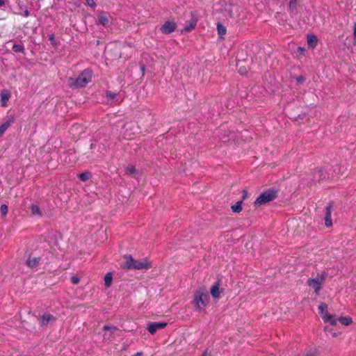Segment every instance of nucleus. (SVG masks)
I'll use <instances>...</instances> for the list:
<instances>
[{"mask_svg": "<svg viewBox=\"0 0 356 356\" xmlns=\"http://www.w3.org/2000/svg\"><path fill=\"white\" fill-rule=\"evenodd\" d=\"M277 197V191L274 189H268L261 193L254 202V206L257 207L266 204Z\"/></svg>", "mask_w": 356, "mask_h": 356, "instance_id": "nucleus-4", "label": "nucleus"}, {"mask_svg": "<svg viewBox=\"0 0 356 356\" xmlns=\"http://www.w3.org/2000/svg\"><path fill=\"white\" fill-rule=\"evenodd\" d=\"M318 310L325 323H329L332 325H336L337 324V319L335 318V316L328 313L327 305L326 303L321 302L318 306Z\"/></svg>", "mask_w": 356, "mask_h": 356, "instance_id": "nucleus-6", "label": "nucleus"}, {"mask_svg": "<svg viewBox=\"0 0 356 356\" xmlns=\"http://www.w3.org/2000/svg\"><path fill=\"white\" fill-rule=\"evenodd\" d=\"M124 128L126 129L125 132L124 134V138L125 139L129 140L134 136V132H133L134 126L131 124H125Z\"/></svg>", "mask_w": 356, "mask_h": 356, "instance_id": "nucleus-13", "label": "nucleus"}, {"mask_svg": "<svg viewBox=\"0 0 356 356\" xmlns=\"http://www.w3.org/2000/svg\"><path fill=\"white\" fill-rule=\"evenodd\" d=\"M113 280V275L111 273H108L104 277V284L106 287H109L111 285Z\"/></svg>", "mask_w": 356, "mask_h": 356, "instance_id": "nucleus-21", "label": "nucleus"}, {"mask_svg": "<svg viewBox=\"0 0 356 356\" xmlns=\"http://www.w3.org/2000/svg\"><path fill=\"white\" fill-rule=\"evenodd\" d=\"M125 172L127 174L134 175L136 174L137 170L134 166L130 165L125 168Z\"/></svg>", "mask_w": 356, "mask_h": 356, "instance_id": "nucleus-23", "label": "nucleus"}, {"mask_svg": "<svg viewBox=\"0 0 356 356\" xmlns=\"http://www.w3.org/2000/svg\"><path fill=\"white\" fill-rule=\"evenodd\" d=\"M9 95H1V104L3 106H5L6 105V102L8 100Z\"/></svg>", "mask_w": 356, "mask_h": 356, "instance_id": "nucleus-29", "label": "nucleus"}, {"mask_svg": "<svg viewBox=\"0 0 356 356\" xmlns=\"http://www.w3.org/2000/svg\"><path fill=\"white\" fill-rule=\"evenodd\" d=\"M298 0H290L289 3V11L291 15H296L298 14Z\"/></svg>", "mask_w": 356, "mask_h": 356, "instance_id": "nucleus-15", "label": "nucleus"}, {"mask_svg": "<svg viewBox=\"0 0 356 356\" xmlns=\"http://www.w3.org/2000/svg\"><path fill=\"white\" fill-rule=\"evenodd\" d=\"M49 40H51V43L53 44H54V42H55V40H54V35L53 34H51L50 36H49Z\"/></svg>", "mask_w": 356, "mask_h": 356, "instance_id": "nucleus-38", "label": "nucleus"}, {"mask_svg": "<svg viewBox=\"0 0 356 356\" xmlns=\"http://www.w3.org/2000/svg\"><path fill=\"white\" fill-rule=\"evenodd\" d=\"M296 81L298 83H302L305 81V77L304 76H299L296 78Z\"/></svg>", "mask_w": 356, "mask_h": 356, "instance_id": "nucleus-32", "label": "nucleus"}, {"mask_svg": "<svg viewBox=\"0 0 356 356\" xmlns=\"http://www.w3.org/2000/svg\"><path fill=\"white\" fill-rule=\"evenodd\" d=\"M334 207V202H330L328 205L325 207V225L327 227H330L332 226V222L331 219V213L332 211V209Z\"/></svg>", "mask_w": 356, "mask_h": 356, "instance_id": "nucleus-7", "label": "nucleus"}, {"mask_svg": "<svg viewBox=\"0 0 356 356\" xmlns=\"http://www.w3.org/2000/svg\"><path fill=\"white\" fill-rule=\"evenodd\" d=\"M305 356H316L315 351H310L305 355Z\"/></svg>", "mask_w": 356, "mask_h": 356, "instance_id": "nucleus-36", "label": "nucleus"}, {"mask_svg": "<svg viewBox=\"0 0 356 356\" xmlns=\"http://www.w3.org/2000/svg\"><path fill=\"white\" fill-rule=\"evenodd\" d=\"M91 177V175L88 172H85L79 175V178L81 181H86L88 180Z\"/></svg>", "mask_w": 356, "mask_h": 356, "instance_id": "nucleus-25", "label": "nucleus"}, {"mask_svg": "<svg viewBox=\"0 0 356 356\" xmlns=\"http://www.w3.org/2000/svg\"><path fill=\"white\" fill-rule=\"evenodd\" d=\"M87 5L92 8L96 7V3L94 0H86Z\"/></svg>", "mask_w": 356, "mask_h": 356, "instance_id": "nucleus-30", "label": "nucleus"}, {"mask_svg": "<svg viewBox=\"0 0 356 356\" xmlns=\"http://www.w3.org/2000/svg\"><path fill=\"white\" fill-rule=\"evenodd\" d=\"M40 261V257L29 258L26 261V264L29 267L33 268L36 267L38 265Z\"/></svg>", "mask_w": 356, "mask_h": 356, "instance_id": "nucleus-16", "label": "nucleus"}, {"mask_svg": "<svg viewBox=\"0 0 356 356\" xmlns=\"http://www.w3.org/2000/svg\"><path fill=\"white\" fill-rule=\"evenodd\" d=\"M0 210L2 216L6 217L8 211V206L6 204H1Z\"/></svg>", "mask_w": 356, "mask_h": 356, "instance_id": "nucleus-28", "label": "nucleus"}, {"mask_svg": "<svg viewBox=\"0 0 356 356\" xmlns=\"http://www.w3.org/2000/svg\"><path fill=\"white\" fill-rule=\"evenodd\" d=\"M92 72L90 69H86L79 75L77 78L70 77L67 84L71 88H80L85 87L92 81Z\"/></svg>", "mask_w": 356, "mask_h": 356, "instance_id": "nucleus-1", "label": "nucleus"}, {"mask_svg": "<svg viewBox=\"0 0 356 356\" xmlns=\"http://www.w3.org/2000/svg\"><path fill=\"white\" fill-rule=\"evenodd\" d=\"M99 22L104 26H107L108 25V19L105 15H99Z\"/></svg>", "mask_w": 356, "mask_h": 356, "instance_id": "nucleus-22", "label": "nucleus"}, {"mask_svg": "<svg viewBox=\"0 0 356 356\" xmlns=\"http://www.w3.org/2000/svg\"><path fill=\"white\" fill-rule=\"evenodd\" d=\"M337 321L344 325H350L353 323V319L348 316L339 317Z\"/></svg>", "mask_w": 356, "mask_h": 356, "instance_id": "nucleus-20", "label": "nucleus"}, {"mask_svg": "<svg viewBox=\"0 0 356 356\" xmlns=\"http://www.w3.org/2000/svg\"><path fill=\"white\" fill-rule=\"evenodd\" d=\"M238 72L241 74H245L248 72V70L245 67H239Z\"/></svg>", "mask_w": 356, "mask_h": 356, "instance_id": "nucleus-33", "label": "nucleus"}, {"mask_svg": "<svg viewBox=\"0 0 356 356\" xmlns=\"http://www.w3.org/2000/svg\"><path fill=\"white\" fill-rule=\"evenodd\" d=\"M243 200L237 202L234 205L231 207V209L234 213H240L243 210Z\"/></svg>", "mask_w": 356, "mask_h": 356, "instance_id": "nucleus-18", "label": "nucleus"}, {"mask_svg": "<svg viewBox=\"0 0 356 356\" xmlns=\"http://www.w3.org/2000/svg\"><path fill=\"white\" fill-rule=\"evenodd\" d=\"M140 68H141V70H142L143 74H144V73H145V65H141Z\"/></svg>", "mask_w": 356, "mask_h": 356, "instance_id": "nucleus-44", "label": "nucleus"}, {"mask_svg": "<svg viewBox=\"0 0 356 356\" xmlns=\"http://www.w3.org/2000/svg\"><path fill=\"white\" fill-rule=\"evenodd\" d=\"M209 302V295L204 289H200L194 293L193 304L196 311H204Z\"/></svg>", "mask_w": 356, "mask_h": 356, "instance_id": "nucleus-2", "label": "nucleus"}, {"mask_svg": "<svg viewBox=\"0 0 356 356\" xmlns=\"http://www.w3.org/2000/svg\"><path fill=\"white\" fill-rule=\"evenodd\" d=\"M298 51H299L301 54H303V52H304L305 49H304V48H302V47H298Z\"/></svg>", "mask_w": 356, "mask_h": 356, "instance_id": "nucleus-43", "label": "nucleus"}, {"mask_svg": "<svg viewBox=\"0 0 356 356\" xmlns=\"http://www.w3.org/2000/svg\"><path fill=\"white\" fill-rule=\"evenodd\" d=\"M243 195L242 200H245L247 197V196H248V192L247 191H243Z\"/></svg>", "mask_w": 356, "mask_h": 356, "instance_id": "nucleus-39", "label": "nucleus"}, {"mask_svg": "<svg viewBox=\"0 0 356 356\" xmlns=\"http://www.w3.org/2000/svg\"><path fill=\"white\" fill-rule=\"evenodd\" d=\"M5 5V1L4 0H0V7H2Z\"/></svg>", "mask_w": 356, "mask_h": 356, "instance_id": "nucleus-42", "label": "nucleus"}, {"mask_svg": "<svg viewBox=\"0 0 356 356\" xmlns=\"http://www.w3.org/2000/svg\"><path fill=\"white\" fill-rule=\"evenodd\" d=\"M353 35H354V36L356 38V23H355V24H354V31H353Z\"/></svg>", "mask_w": 356, "mask_h": 356, "instance_id": "nucleus-41", "label": "nucleus"}, {"mask_svg": "<svg viewBox=\"0 0 356 356\" xmlns=\"http://www.w3.org/2000/svg\"><path fill=\"white\" fill-rule=\"evenodd\" d=\"M24 15L25 17H28L29 15V12L28 10H26L24 12Z\"/></svg>", "mask_w": 356, "mask_h": 356, "instance_id": "nucleus-40", "label": "nucleus"}, {"mask_svg": "<svg viewBox=\"0 0 356 356\" xmlns=\"http://www.w3.org/2000/svg\"><path fill=\"white\" fill-rule=\"evenodd\" d=\"M332 337H336L337 336V333H335V332H333V333L332 334Z\"/></svg>", "mask_w": 356, "mask_h": 356, "instance_id": "nucleus-45", "label": "nucleus"}, {"mask_svg": "<svg viewBox=\"0 0 356 356\" xmlns=\"http://www.w3.org/2000/svg\"><path fill=\"white\" fill-rule=\"evenodd\" d=\"M211 294L213 298H218L220 296V284L216 283L211 289Z\"/></svg>", "mask_w": 356, "mask_h": 356, "instance_id": "nucleus-14", "label": "nucleus"}, {"mask_svg": "<svg viewBox=\"0 0 356 356\" xmlns=\"http://www.w3.org/2000/svg\"><path fill=\"white\" fill-rule=\"evenodd\" d=\"M79 281H80V280H79V278L77 276H72V277H71V282H72V284H79Z\"/></svg>", "mask_w": 356, "mask_h": 356, "instance_id": "nucleus-31", "label": "nucleus"}, {"mask_svg": "<svg viewBox=\"0 0 356 356\" xmlns=\"http://www.w3.org/2000/svg\"><path fill=\"white\" fill-rule=\"evenodd\" d=\"M54 321H56V318L53 315H51L49 313L44 314L40 318V323L41 326L47 325L50 322H54Z\"/></svg>", "mask_w": 356, "mask_h": 356, "instance_id": "nucleus-11", "label": "nucleus"}, {"mask_svg": "<svg viewBox=\"0 0 356 356\" xmlns=\"http://www.w3.org/2000/svg\"><path fill=\"white\" fill-rule=\"evenodd\" d=\"M103 330L106 331V330H111V331H113V330H116L117 328L115 327H111V326H108V325H104V327H103Z\"/></svg>", "mask_w": 356, "mask_h": 356, "instance_id": "nucleus-34", "label": "nucleus"}, {"mask_svg": "<svg viewBox=\"0 0 356 356\" xmlns=\"http://www.w3.org/2000/svg\"><path fill=\"white\" fill-rule=\"evenodd\" d=\"M126 261L123 264V268L134 270H147L152 268V263L145 259L141 261L134 259L131 255L125 257Z\"/></svg>", "mask_w": 356, "mask_h": 356, "instance_id": "nucleus-3", "label": "nucleus"}, {"mask_svg": "<svg viewBox=\"0 0 356 356\" xmlns=\"http://www.w3.org/2000/svg\"><path fill=\"white\" fill-rule=\"evenodd\" d=\"M217 31H218V34L220 35H224L226 33V29L221 24H218V25H217Z\"/></svg>", "mask_w": 356, "mask_h": 356, "instance_id": "nucleus-26", "label": "nucleus"}, {"mask_svg": "<svg viewBox=\"0 0 356 356\" xmlns=\"http://www.w3.org/2000/svg\"><path fill=\"white\" fill-rule=\"evenodd\" d=\"M116 95L114 93H112L111 92H107L106 97L109 99H114Z\"/></svg>", "mask_w": 356, "mask_h": 356, "instance_id": "nucleus-35", "label": "nucleus"}, {"mask_svg": "<svg viewBox=\"0 0 356 356\" xmlns=\"http://www.w3.org/2000/svg\"><path fill=\"white\" fill-rule=\"evenodd\" d=\"M191 18L187 22L186 26L184 27V29L183 30L184 31L190 32L192 30H193L196 26L198 19H197L195 12L191 13Z\"/></svg>", "mask_w": 356, "mask_h": 356, "instance_id": "nucleus-8", "label": "nucleus"}, {"mask_svg": "<svg viewBox=\"0 0 356 356\" xmlns=\"http://www.w3.org/2000/svg\"><path fill=\"white\" fill-rule=\"evenodd\" d=\"M318 39L315 35H309L307 38L308 45L312 48L315 47L317 43Z\"/></svg>", "mask_w": 356, "mask_h": 356, "instance_id": "nucleus-19", "label": "nucleus"}, {"mask_svg": "<svg viewBox=\"0 0 356 356\" xmlns=\"http://www.w3.org/2000/svg\"><path fill=\"white\" fill-rule=\"evenodd\" d=\"M176 26L177 25L174 22L168 21L161 26L160 30L164 34H170L175 30Z\"/></svg>", "mask_w": 356, "mask_h": 356, "instance_id": "nucleus-9", "label": "nucleus"}, {"mask_svg": "<svg viewBox=\"0 0 356 356\" xmlns=\"http://www.w3.org/2000/svg\"><path fill=\"white\" fill-rule=\"evenodd\" d=\"M167 325V323L165 322H159V323H152L148 325L147 330L152 334H154L158 330L163 329Z\"/></svg>", "mask_w": 356, "mask_h": 356, "instance_id": "nucleus-10", "label": "nucleus"}, {"mask_svg": "<svg viewBox=\"0 0 356 356\" xmlns=\"http://www.w3.org/2000/svg\"><path fill=\"white\" fill-rule=\"evenodd\" d=\"M326 175L322 168H318L314 170L313 177L314 180L320 182L321 181L325 179Z\"/></svg>", "mask_w": 356, "mask_h": 356, "instance_id": "nucleus-12", "label": "nucleus"}, {"mask_svg": "<svg viewBox=\"0 0 356 356\" xmlns=\"http://www.w3.org/2000/svg\"><path fill=\"white\" fill-rule=\"evenodd\" d=\"M327 276V274L325 272H323L321 274H318L316 278H309L307 280V284L314 289V292L316 294H318L322 288V284L325 282Z\"/></svg>", "mask_w": 356, "mask_h": 356, "instance_id": "nucleus-5", "label": "nucleus"}, {"mask_svg": "<svg viewBox=\"0 0 356 356\" xmlns=\"http://www.w3.org/2000/svg\"><path fill=\"white\" fill-rule=\"evenodd\" d=\"M202 356H212L211 352H209L208 350H205L202 353Z\"/></svg>", "mask_w": 356, "mask_h": 356, "instance_id": "nucleus-37", "label": "nucleus"}, {"mask_svg": "<svg viewBox=\"0 0 356 356\" xmlns=\"http://www.w3.org/2000/svg\"><path fill=\"white\" fill-rule=\"evenodd\" d=\"M13 50L15 52H22V53H24V48L21 44H14L13 47Z\"/></svg>", "mask_w": 356, "mask_h": 356, "instance_id": "nucleus-27", "label": "nucleus"}, {"mask_svg": "<svg viewBox=\"0 0 356 356\" xmlns=\"http://www.w3.org/2000/svg\"><path fill=\"white\" fill-rule=\"evenodd\" d=\"M13 121V119L7 120L6 122H4L3 124L0 126V137L5 133V131L11 125Z\"/></svg>", "mask_w": 356, "mask_h": 356, "instance_id": "nucleus-17", "label": "nucleus"}, {"mask_svg": "<svg viewBox=\"0 0 356 356\" xmlns=\"http://www.w3.org/2000/svg\"><path fill=\"white\" fill-rule=\"evenodd\" d=\"M31 213L33 215H38L39 216H42V213L40 211V209L37 205H32Z\"/></svg>", "mask_w": 356, "mask_h": 356, "instance_id": "nucleus-24", "label": "nucleus"}]
</instances>
